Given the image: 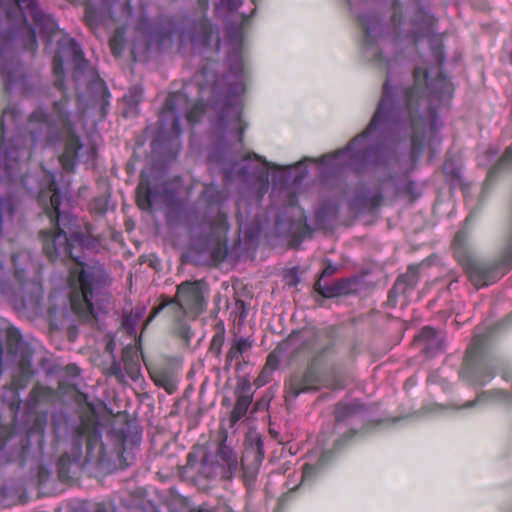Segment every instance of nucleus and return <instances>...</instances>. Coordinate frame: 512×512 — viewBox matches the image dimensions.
<instances>
[{
	"mask_svg": "<svg viewBox=\"0 0 512 512\" xmlns=\"http://www.w3.org/2000/svg\"><path fill=\"white\" fill-rule=\"evenodd\" d=\"M227 62L228 72L212 87L218 113L216 129L229 143L237 142L241 145L247 127L241 117V97L246 89L244 62L240 52L236 50L228 55Z\"/></svg>",
	"mask_w": 512,
	"mask_h": 512,
	"instance_id": "nucleus-5",
	"label": "nucleus"
},
{
	"mask_svg": "<svg viewBox=\"0 0 512 512\" xmlns=\"http://www.w3.org/2000/svg\"><path fill=\"white\" fill-rule=\"evenodd\" d=\"M84 438L86 439V460L102 461L104 459L105 448L101 431L96 425L83 421L72 434L70 452L61 455L57 462V473L61 481L71 479L70 469L73 464L81 460Z\"/></svg>",
	"mask_w": 512,
	"mask_h": 512,
	"instance_id": "nucleus-9",
	"label": "nucleus"
},
{
	"mask_svg": "<svg viewBox=\"0 0 512 512\" xmlns=\"http://www.w3.org/2000/svg\"><path fill=\"white\" fill-rule=\"evenodd\" d=\"M332 458V451L325 450L322 452L318 461L314 464L306 463L303 466L302 481L311 480Z\"/></svg>",
	"mask_w": 512,
	"mask_h": 512,
	"instance_id": "nucleus-32",
	"label": "nucleus"
},
{
	"mask_svg": "<svg viewBox=\"0 0 512 512\" xmlns=\"http://www.w3.org/2000/svg\"><path fill=\"white\" fill-rule=\"evenodd\" d=\"M510 169H512V143L505 149L497 163L488 171L483 183V192H487L490 189L500 172Z\"/></svg>",
	"mask_w": 512,
	"mask_h": 512,
	"instance_id": "nucleus-28",
	"label": "nucleus"
},
{
	"mask_svg": "<svg viewBox=\"0 0 512 512\" xmlns=\"http://www.w3.org/2000/svg\"><path fill=\"white\" fill-rule=\"evenodd\" d=\"M275 370V365L272 367H264L259 374V376L255 379V384L260 387L266 384L272 375V372Z\"/></svg>",
	"mask_w": 512,
	"mask_h": 512,
	"instance_id": "nucleus-39",
	"label": "nucleus"
},
{
	"mask_svg": "<svg viewBox=\"0 0 512 512\" xmlns=\"http://www.w3.org/2000/svg\"><path fill=\"white\" fill-rule=\"evenodd\" d=\"M369 419L367 407L359 401L339 403L335 408L334 450H340L343 444L362 429Z\"/></svg>",
	"mask_w": 512,
	"mask_h": 512,
	"instance_id": "nucleus-11",
	"label": "nucleus"
},
{
	"mask_svg": "<svg viewBox=\"0 0 512 512\" xmlns=\"http://www.w3.org/2000/svg\"><path fill=\"white\" fill-rule=\"evenodd\" d=\"M2 270V265L0 264V271Z\"/></svg>",
	"mask_w": 512,
	"mask_h": 512,
	"instance_id": "nucleus-59",
	"label": "nucleus"
},
{
	"mask_svg": "<svg viewBox=\"0 0 512 512\" xmlns=\"http://www.w3.org/2000/svg\"><path fill=\"white\" fill-rule=\"evenodd\" d=\"M64 58H71L75 65V74L83 72L87 67V61L84 58V54L80 45L68 36H63L58 41V49L53 59V71L57 76L55 85L62 89L63 86V61Z\"/></svg>",
	"mask_w": 512,
	"mask_h": 512,
	"instance_id": "nucleus-15",
	"label": "nucleus"
},
{
	"mask_svg": "<svg viewBox=\"0 0 512 512\" xmlns=\"http://www.w3.org/2000/svg\"><path fill=\"white\" fill-rule=\"evenodd\" d=\"M226 440L225 436L214 454H203L198 472L204 478L231 480L240 471L237 453L227 445Z\"/></svg>",
	"mask_w": 512,
	"mask_h": 512,
	"instance_id": "nucleus-12",
	"label": "nucleus"
},
{
	"mask_svg": "<svg viewBox=\"0 0 512 512\" xmlns=\"http://www.w3.org/2000/svg\"><path fill=\"white\" fill-rule=\"evenodd\" d=\"M432 54L437 63L438 76L429 79L426 68L416 67L412 86L393 84L390 73L383 83L381 97L370 122L362 133L334 154L320 159L323 173H338L349 168L357 173L385 165L394 149L401 142L410 141L411 171L420 159L427 130L434 134L441 123L437 110L452 96V85L440 71L445 61L441 43L432 44Z\"/></svg>",
	"mask_w": 512,
	"mask_h": 512,
	"instance_id": "nucleus-1",
	"label": "nucleus"
},
{
	"mask_svg": "<svg viewBox=\"0 0 512 512\" xmlns=\"http://www.w3.org/2000/svg\"><path fill=\"white\" fill-rule=\"evenodd\" d=\"M236 403L231 412L230 420L232 423L239 421L245 414L252 402L251 384L247 380L238 382L236 387Z\"/></svg>",
	"mask_w": 512,
	"mask_h": 512,
	"instance_id": "nucleus-25",
	"label": "nucleus"
},
{
	"mask_svg": "<svg viewBox=\"0 0 512 512\" xmlns=\"http://www.w3.org/2000/svg\"><path fill=\"white\" fill-rule=\"evenodd\" d=\"M416 340L424 345L422 350L428 357L435 356L444 347L443 337L431 327H424Z\"/></svg>",
	"mask_w": 512,
	"mask_h": 512,
	"instance_id": "nucleus-26",
	"label": "nucleus"
},
{
	"mask_svg": "<svg viewBox=\"0 0 512 512\" xmlns=\"http://www.w3.org/2000/svg\"><path fill=\"white\" fill-rule=\"evenodd\" d=\"M204 112L202 103H191L182 91L168 95L158 120V131L152 142L153 149H162L169 154H176L181 147L180 119L185 115L194 124L200 120Z\"/></svg>",
	"mask_w": 512,
	"mask_h": 512,
	"instance_id": "nucleus-6",
	"label": "nucleus"
},
{
	"mask_svg": "<svg viewBox=\"0 0 512 512\" xmlns=\"http://www.w3.org/2000/svg\"><path fill=\"white\" fill-rule=\"evenodd\" d=\"M107 374L109 376H113L119 383L125 382L126 377H125V373H124L122 364L120 361H117L114 356H113L112 363L107 370Z\"/></svg>",
	"mask_w": 512,
	"mask_h": 512,
	"instance_id": "nucleus-38",
	"label": "nucleus"
},
{
	"mask_svg": "<svg viewBox=\"0 0 512 512\" xmlns=\"http://www.w3.org/2000/svg\"><path fill=\"white\" fill-rule=\"evenodd\" d=\"M213 26L207 20H201L180 34V44L184 46L190 42L193 48L201 49L210 45L213 37Z\"/></svg>",
	"mask_w": 512,
	"mask_h": 512,
	"instance_id": "nucleus-21",
	"label": "nucleus"
},
{
	"mask_svg": "<svg viewBox=\"0 0 512 512\" xmlns=\"http://www.w3.org/2000/svg\"><path fill=\"white\" fill-rule=\"evenodd\" d=\"M154 380L156 385L164 388L169 394L173 393L176 389L175 379L165 372L159 373Z\"/></svg>",
	"mask_w": 512,
	"mask_h": 512,
	"instance_id": "nucleus-35",
	"label": "nucleus"
},
{
	"mask_svg": "<svg viewBox=\"0 0 512 512\" xmlns=\"http://www.w3.org/2000/svg\"><path fill=\"white\" fill-rule=\"evenodd\" d=\"M197 462H198V454L195 451L189 452L187 455L186 466L192 468L197 464Z\"/></svg>",
	"mask_w": 512,
	"mask_h": 512,
	"instance_id": "nucleus-44",
	"label": "nucleus"
},
{
	"mask_svg": "<svg viewBox=\"0 0 512 512\" xmlns=\"http://www.w3.org/2000/svg\"><path fill=\"white\" fill-rule=\"evenodd\" d=\"M38 199L52 225V230L39 232L43 252L52 262L72 264L69 267L68 296L71 309L84 320L96 318L97 312L104 309L107 301L106 271L100 264H85L81 261L82 250L89 245V241L83 233L71 232L69 226L74 218L60 209L62 194L53 174L50 175L47 190H42Z\"/></svg>",
	"mask_w": 512,
	"mask_h": 512,
	"instance_id": "nucleus-2",
	"label": "nucleus"
},
{
	"mask_svg": "<svg viewBox=\"0 0 512 512\" xmlns=\"http://www.w3.org/2000/svg\"><path fill=\"white\" fill-rule=\"evenodd\" d=\"M482 402H501L508 403L510 402V395L500 389H492L488 391H483L479 393L475 400L466 402L463 407L471 408L476 406L478 403Z\"/></svg>",
	"mask_w": 512,
	"mask_h": 512,
	"instance_id": "nucleus-31",
	"label": "nucleus"
},
{
	"mask_svg": "<svg viewBox=\"0 0 512 512\" xmlns=\"http://www.w3.org/2000/svg\"><path fill=\"white\" fill-rule=\"evenodd\" d=\"M319 385V376L316 369L308 367L301 373L293 374L285 383V400L294 401L301 393L316 391Z\"/></svg>",
	"mask_w": 512,
	"mask_h": 512,
	"instance_id": "nucleus-19",
	"label": "nucleus"
},
{
	"mask_svg": "<svg viewBox=\"0 0 512 512\" xmlns=\"http://www.w3.org/2000/svg\"><path fill=\"white\" fill-rule=\"evenodd\" d=\"M224 200V193L213 184L205 185L198 199L199 205H205L211 212L216 210L212 218L204 217L203 225L208 232L201 243V249L209 251L215 261H223L228 255L229 223L227 215L220 210Z\"/></svg>",
	"mask_w": 512,
	"mask_h": 512,
	"instance_id": "nucleus-8",
	"label": "nucleus"
},
{
	"mask_svg": "<svg viewBox=\"0 0 512 512\" xmlns=\"http://www.w3.org/2000/svg\"><path fill=\"white\" fill-rule=\"evenodd\" d=\"M216 41H217V45H219V43H220V38H219V36H218V35H217V37H216Z\"/></svg>",
	"mask_w": 512,
	"mask_h": 512,
	"instance_id": "nucleus-57",
	"label": "nucleus"
},
{
	"mask_svg": "<svg viewBox=\"0 0 512 512\" xmlns=\"http://www.w3.org/2000/svg\"><path fill=\"white\" fill-rule=\"evenodd\" d=\"M122 363L125 377L137 381L140 377V363L136 352L130 348H125L122 352Z\"/></svg>",
	"mask_w": 512,
	"mask_h": 512,
	"instance_id": "nucleus-30",
	"label": "nucleus"
},
{
	"mask_svg": "<svg viewBox=\"0 0 512 512\" xmlns=\"http://www.w3.org/2000/svg\"><path fill=\"white\" fill-rule=\"evenodd\" d=\"M271 164L256 154L248 153L242 159L224 164V178L228 181L239 180L248 185H260L267 188Z\"/></svg>",
	"mask_w": 512,
	"mask_h": 512,
	"instance_id": "nucleus-13",
	"label": "nucleus"
},
{
	"mask_svg": "<svg viewBox=\"0 0 512 512\" xmlns=\"http://www.w3.org/2000/svg\"><path fill=\"white\" fill-rule=\"evenodd\" d=\"M0 75L6 91H10L24 82L23 66L7 45L0 47Z\"/></svg>",
	"mask_w": 512,
	"mask_h": 512,
	"instance_id": "nucleus-18",
	"label": "nucleus"
},
{
	"mask_svg": "<svg viewBox=\"0 0 512 512\" xmlns=\"http://www.w3.org/2000/svg\"><path fill=\"white\" fill-rule=\"evenodd\" d=\"M17 9L21 14L19 31L25 36L24 46L26 49L35 51L37 48V40L35 30L29 25L25 16V11L30 15L34 9H38L35 0H15Z\"/></svg>",
	"mask_w": 512,
	"mask_h": 512,
	"instance_id": "nucleus-23",
	"label": "nucleus"
},
{
	"mask_svg": "<svg viewBox=\"0 0 512 512\" xmlns=\"http://www.w3.org/2000/svg\"><path fill=\"white\" fill-rule=\"evenodd\" d=\"M204 306V298L200 283L185 281L177 286L176 294L173 298L161 297V302L152 308L147 319L150 322L161 311L165 310L169 318L174 322L173 333L184 341L186 345L190 344L193 332L187 324L185 317H197Z\"/></svg>",
	"mask_w": 512,
	"mask_h": 512,
	"instance_id": "nucleus-7",
	"label": "nucleus"
},
{
	"mask_svg": "<svg viewBox=\"0 0 512 512\" xmlns=\"http://www.w3.org/2000/svg\"><path fill=\"white\" fill-rule=\"evenodd\" d=\"M416 185L413 181L406 180L400 187L399 190L407 194L415 195Z\"/></svg>",
	"mask_w": 512,
	"mask_h": 512,
	"instance_id": "nucleus-41",
	"label": "nucleus"
},
{
	"mask_svg": "<svg viewBox=\"0 0 512 512\" xmlns=\"http://www.w3.org/2000/svg\"><path fill=\"white\" fill-rule=\"evenodd\" d=\"M363 30V56L377 65L390 66V60L382 57L386 40L396 41L400 37L417 41L429 34L436 22L429 11L428 0H393L391 24L386 30L375 14L358 15Z\"/></svg>",
	"mask_w": 512,
	"mask_h": 512,
	"instance_id": "nucleus-4",
	"label": "nucleus"
},
{
	"mask_svg": "<svg viewBox=\"0 0 512 512\" xmlns=\"http://www.w3.org/2000/svg\"><path fill=\"white\" fill-rule=\"evenodd\" d=\"M444 170L446 173H450L454 176H458V172L456 171V169L453 168V163L451 161H445L444 163Z\"/></svg>",
	"mask_w": 512,
	"mask_h": 512,
	"instance_id": "nucleus-45",
	"label": "nucleus"
},
{
	"mask_svg": "<svg viewBox=\"0 0 512 512\" xmlns=\"http://www.w3.org/2000/svg\"><path fill=\"white\" fill-rule=\"evenodd\" d=\"M220 3L229 11H235L241 5L242 0H220Z\"/></svg>",
	"mask_w": 512,
	"mask_h": 512,
	"instance_id": "nucleus-42",
	"label": "nucleus"
},
{
	"mask_svg": "<svg viewBox=\"0 0 512 512\" xmlns=\"http://www.w3.org/2000/svg\"><path fill=\"white\" fill-rule=\"evenodd\" d=\"M275 365V368L277 367V360L276 358L270 354L268 357H267V361H266V364L264 367H272Z\"/></svg>",
	"mask_w": 512,
	"mask_h": 512,
	"instance_id": "nucleus-47",
	"label": "nucleus"
},
{
	"mask_svg": "<svg viewBox=\"0 0 512 512\" xmlns=\"http://www.w3.org/2000/svg\"><path fill=\"white\" fill-rule=\"evenodd\" d=\"M235 361V368L236 370H241L242 366L245 365L243 363V359L238 355L236 350H234V347L230 345L229 350L226 353L225 356V370H229L232 363Z\"/></svg>",
	"mask_w": 512,
	"mask_h": 512,
	"instance_id": "nucleus-37",
	"label": "nucleus"
},
{
	"mask_svg": "<svg viewBox=\"0 0 512 512\" xmlns=\"http://www.w3.org/2000/svg\"><path fill=\"white\" fill-rule=\"evenodd\" d=\"M17 116L16 109L8 107L0 117V182L9 183L18 179L21 162L31 156V146H54L65 139V149L60 157L65 168L72 167L77 162L89 163L94 160L95 146H84L75 134L73 114L69 109V99L65 95L53 103L50 113L37 109L30 114L27 123L30 146L26 145V139L21 134L6 138L7 130L15 127ZM4 211L13 215L14 207L9 199L0 197V236L3 232Z\"/></svg>",
	"mask_w": 512,
	"mask_h": 512,
	"instance_id": "nucleus-3",
	"label": "nucleus"
},
{
	"mask_svg": "<svg viewBox=\"0 0 512 512\" xmlns=\"http://www.w3.org/2000/svg\"><path fill=\"white\" fill-rule=\"evenodd\" d=\"M36 27L39 29L43 38L50 44L53 36L58 32V24L53 17L43 13L39 8L34 9L30 14Z\"/></svg>",
	"mask_w": 512,
	"mask_h": 512,
	"instance_id": "nucleus-27",
	"label": "nucleus"
},
{
	"mask_svg": "<svg viewBox=\"0 0 512 512\" xmlns=\"http://www.w3.org/2000/svg\"><path fill=\"white\" fill-rule=\"evenodd\" d=\"M39 471H38V478H39V481L42 483L44 482L48 476H49V471L47 469L44 468V466H39Z\"/></svg>",
	"mask_w": 512,
	"mask_h": 512,
	"instance_id": "nucleus-46",
	"label": "nucleus"
},
{
	"mask_svg": "<svg viewBox=\"0 0 512 512\" xmlns=\"http://www.w3.org/2000/svg\"><path fill=\"white\" fill-rule=\"evenodd\" d=\"M196 512H214L211 508L206 505L200 506Z\"/></svg>",
	"mask_w": 512,
	"mask_h": 512,
	"instance_id": "nucleus-52",
	"label": "nucleus"
},
{
	"mask_svg": "<svg viewBox=\"0 0 512 512\" xmlns=\"http://www.w3.org/2000/svg\"><path fill=\"white\" fill-rule=\"evenodd\" d=\"M14 265V279L17 283L15 294L20 298L26 309L35 310L40 306L43 289L39 280L26 277L25 270L17 264V256L12 257Z\"/></svg>",
	"mask_w": 512,
	"mask_h": 512,
	"instance_id": "nucleus-17",
	"label": "nucleus"
},
{
	"mask_svg": "<svg viewBox=\"0 0 512 512\" xmlns=\"http://www.w3.org/2000/svg\"><path fill=\"white\" fill-rule=\"evenodd\" d=\"M109 46H110L112 54L115 57H119L122 54L123 45H122L121 39H119L118 37H116V36L112 37L109 41Z\"/></svg>",
	"mask_w": 512,
	"mask_h": 512,
	"instance_id": "nucleus-40",
	"label": "nucleus"
},
{
	"mask_svg": "<svg viewBox=\"0 0 512 512\" xmlns=\"http://www.w3.org/2000/svg\"><path fill=\"white\" fill-rule=\"evenodd\" d=\"M96 512H107V510L104 507H98Z\"/></svg>",
	"mask_w": 512,
	"mask_h": 512,
	"instance_id": "nucleus-54",
	"label": "nucleus"
},
{
	"mask_svg": "<svg viewBox=\"0 0 512 512\" xmlns=\"http://www.w3.org/2000/svg\"><path fill=\"white\" fill-rule=\"evenodd\" d=\"M8 352L17 359V373L12 380V387L15 391L24 389L32 380L35 370L31 367L33 349L22 340L20 331L11 327L7 331Z\"/></svg>",
	"mask_w": 512,
	"mask_h": 512,
	"instance_id": "nucleus-14",
	"label": "nucleus"
},
{
	"mask_svg": "<svg viewBox=\"0 0 512 512\" xmlns=\"http://www.w3.org/2000/svg\"><path fill=\"white\" fill-rule=\"evenodd\" d=\"M419 282V271L416 267H409L407 272L400 275L393 287L389 290L387 303L389 306L394 307L397 303V297L403 295L408 297L415 289Z\"/></svg>",
	"mask_w": 512,
	"mask_h": 512,
	"instance_id": "nucleus-22",
	"label": "nucleus"
},
{
	"mask_svg": "<svg viewBox=\"0 0 512 512\" xmlns=\"http://www.w3.org/2000/svg\"><path fill=\"white\" fill-rule=\"evenodd\" d=\"M487 334H475L467 352L466 358L461 370V377L470 385L484 386L495 376V369L498 365V359L488 351Z\"/></svg>",
	"mask_w": 512,
	"mask_h": 512,
	"instance_id": "nucleus-10",
	"label": "nucleus"
},
{
	"mask_svg": "<svg viewBox=\"0 0 512 512\" xmlns=\"http://www.w3.org/2000/svg\"><path fill=\"white\" fill-rule=\"evenodd\" d=\"M188 217H189V225H190V230H191V232H192L194 235H196V234L198 233V230H199V231H202V227H196V226L191 222V219H190L191 214H190V213H189Z\"/></svg>",
	"mask_w": 512,
	"mask_h": 512,
	"instance_id": "nucleus-49",
	"label": "nucleus"
},
{
	"mask_svg": "<svg viewBox=\"0 0 512 512\" xmlns=\"http://www.w3.org/2000/svg\"><path fill=\"white\" fill-rule=\"evenodd\" d=\"M225 332L224 329L218 331L213 336L209 351L214 354L215 357L219 358L222 353V346L224 344Z\"/></svg>",
	"mask_w": 512,
	"mask_h": 512,
	"instance_id": "nucleus-36",
	"label": "nucleus"
},
{
	"mask_svg": "<svg viewBox=\"0 0 512 512\" xmlns=\"http://www.w3.org/2000/svg\"><path fill=\"white\" fill-rule=\"evenodd\" d=\"M44 394H46V388L36 386L32 389L30 396L35 401H38V399L42 397Z\"/></svg>",
	"mask_w": 512,
	"mask_h": 512,
	"instance_id": "nucleus-43",
	"label": "nucleus"
},
{
	"mask_svg": "<svg viewBox=\"0 0 512 512\" xmlns=\"http://www.w3.org/2000/svg\"><path fill=\"white\" fill-rule=\"evenodd\" d=\"M336 271L337 267L331 262H328L314 285V289L325 298H332L346 292V283L344 281H339L334 284L323 282L325 277L333 275Z\"/></svg>",
	"mask_w": 512,
	"mask_h": 512,
	"instance_id": "nucleus-24",
	"label": "nucleus"
},
{
	"mask_svg": "<svg viewBox=\"0 0 512 512\" xmlns=\"http://www.w3.org/2000/svg\"><path fill=\"white\" fill-rule=\"evenodd\" d=\"M143 99V89L140 86L131 87L124 95L126 104L131 108H136Z\"/></svg>",
	"mask_w": 512,
	"mask_h": 512,
	"instance_id": "nucleus-34",
	"label": "nucleus"
},
{
	"mask_svg": "<svg viewBox=\"0 0 512 512\" xmlns=\"http://www.w3.org/2000/svg\"><path fill=\"white\" fill-rule=\"evenodd\" d=\"M253 343H254L253 340L250 339L249 337L235 336L231 341V345L234 347V350H236L238 355L243 359L244 364L248 363L246 356H247V353L253 347Z\"/></svg>",
	"mask_w": 512,
	"mask_h": 512,
	"instance_id": "nucleus-33",
	"label": "nucleus"
},
{
	"mask_svg": "<svg viewBox=\"0 0 512 512\" xmlns=\"http://www.w3.org/2000/svg\"><path fill=\"white\" fill-rule=\"evenodd\" d=\"M253 4L256 5L257 3V0H252Z\"/></svg>",
	"mask_w": 512,
	"mask_h": 512,
	"instance_id": "nucleus-58",
	"label": "nucleus"
},
{
	"mask_svg": "<svg viewBox=\"0 0 512 512\" xmlns=\"http://www.w3.org/2000/svg\"><path fill=\"white\" fill-rule=\"evenodd\" d=\"M511 322H512V312L510 314H508L507 317L501 323L498 324V326L504 327V326H507Z\"/></svg>",
	"mask_w": 512,
	"mask_h": 512,
	"instance_id": "nucleus-50",
	"label": "nucleus"
},
{
	"mask_svg": "<svg viewBox=\"0 0 512 512\" xmlns=\"http://www.w3.org/2000/svg\"><path fill=\"white\" fill-rule=\"evenodd\" d=\"M137 205L141 210L151 211L153 207L168 205L174 193L166 183L151 184L148 179L141 176L136 189Z\"/></svg>",
	"mask_w": 512,
	"mask_h": 512,
	"instance_id": "nucleus-16",
	"label": "nucleus"
},
{
	"mask_svg": "<svg viewBox=\"0 0 512 512\" xmlns=\"http://www.w3.org/2000/svg\"><path fill=\"white\" fill-rule=\"evenodd\" d=\"M263 458L264 444L263 441L258 438L254 445L245 450L241 459L242 477L247 485L255 481Z\"/></svg>",
	"mask_w": 512,
	"mask_h": 512,
	"instance_id": "nucleus-20",
	"label": "nucleus"
},
{
	"mask_svg": "<svg viewBox=\"0 0 512 512\" xmlns=\"http://www.w3.org/2000/svg\"><path fill=\"white\" fill-rule=\"evenodd\" d=\"M383 201V193L380 188L368 189L358 193L354 204L361 210L373 211L380 207Z\"/></svg>",
	"mask_w": 512,
	"mask_h": 512,
	"instance_id": "nucleus-29",
	"label": "nucleus"
},
{
	"mask_svg": "<svg viewBox=\"0 0 512 512\" xmlns=\"http://www.w3.org/2000/svg\"><path fill=\"white\" fill-rule=\"evenodd\" d=\"M167 223H168L169 225H173V220H172V215H171V213H168V215H167Z\"/></svg>",
	"mask_w": 512,
	"mask_h": 512,
	"instance_id": "nucleus-53",
	"label": "nucleus"
},
{
	"mask_svg": "<svg viewBox=\"0 0 512 512\" xmlns=\"http://www.w3.org/2000/svg\"><path fill=\"white\" fill-rule=\"evenodd\" d=\"M488 153H490L491 156H495L497 152L496 151H492V150H488Z\"/></svg>",
	"mask_w": 512,
	"mask_h": 512,
	"instance_id": "nucleus-56",
	"label": "nucleus"
},
{
	"mask_svg": "<svg viewBox=\"0 0 512 512\" xmlns=\"http://www.w3.org/2000/svg\"><path fill=\"white\" fill-rule=\"evenodd\" d=\"M5 445L6 443L0 438V463L5 459Z\"/></svg>",
	"mask_w": 512,
	"mask_h": 512,
	"instance_id": "nucleus-48",
	"label": "nucleus"
},
{
	"mask_svg": "<svg viewBox=\"0 0 512 512\" xmlns=\"http://www.w3.org/2000/svg\"><path fill=\"white\" fill-rule=\"evenodd\" d=\"M348 5L351 10H353V2L351 0H348Z\"/></svg>",
	"mask_w": 512,
	"mask_h": 512,
	"instance_id": "nucleus-55",
	"label": "nucleus"
},
{
	"mask_svg": "<svg viewBox=\"0 0 512 512\" xmlns=\"http://www.w3.org/2000/svg\"><path fill=\"white\" fill-rule=\"evenodd\" d=\"M67 370L71 373V374H78L79 370H78V367L75 366V365H69L67 366Z\"/></svg>",
	"mask_w": 512,
	"mask_h": 512,
	"instance_id": "nucleus-51",
	"label": "nucleus"
}]
</instances>
